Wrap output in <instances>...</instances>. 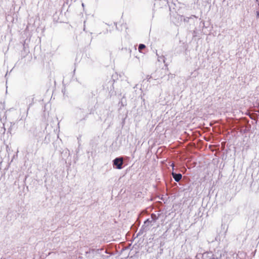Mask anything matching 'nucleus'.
Returning <instances> with one entry per match:
<instances>
[{
	"label": "nucleus",
	"mask_w": 259,
	"mask_h": 259,
	"mask_svg": "<svg viewBox=\"0 0 259 259\" xmlns=\"http://www.w3.org/2000/svg\"><path fill=\"white\" fill-rule=\"evenodd\" d=\"M167 4L169 6V15L172 21L178 16L186 13L187 9L185 5L179 2L178 0H172L171 2L167 0Z\"/></svg>",
	"instance_id": "f257e3e1"
},
{
	"label": "nucleus",
	"mask_w": 259,
	"mask_h": 259,
	"mask_svg": "<svg viewBox=\"0 0 259 259\" xmlns=\"http://www.w3.org/2000/svg\"><path fill=\"white\" fill-rule=\"evenodd\" d=\"M185 14L181 15L180 16L176 18L172 21L176 25H181L184 24L185 26H190V29L191 28L192 25H194L195 21L197 20V17L195 15H192L189 17L185 16Z\"/></svg>",
	"instance_id": "f03ea898"
},
{
	"label": "nucleus",
	"mask_w": 259,
	"mask_h": 259,
	"mask_svg": "<svg viewBox=\"0 0 259 259\" xmlns=\"http://www.w3.org/2000/svg\"><path fill=\"white\" fill-rule=\"evenodd\" d=\"M204 259H221L222 257V252L220 250L212 251H207L203 253Z\"/></svg>",
	"instance_id": "7ed1b4c3"
},
{
	"label": "nucleus",
	"mask_w": 259,
	"mask_h": 259,
	"mask_svg": "<svg viewBox=\"0 0 259 259\" xmlns=\"http://www.w3.org/2000/svg\"><path fill=\"white\" fill-rule=\"evenodd\" d=\"M112 164L114 168L121 169L123 167V158L121 156L116 157L112 160Z\"/></svg>",
	"instance_id": "20e7f679"
},
{
	"label": "nucleus",
	"mask_w": 259,
	"mask_h": 259,
	"mask_svg": "<svg viewBox=\"0 0 259 259\" xmlns=\"http://www.w3.org/2000/svg\"><path fill=\"white\" fill-rule=\"evenodd\" d=\"M114 81L115 80L114 79H111L104 85V88L106 87L109 93H111V94L113 93L114 91L113 84Z\"/></svg>",
	"instance_id": "39448f33"
},
{
	"label": "nucleus",
	"mask_w": 259,
	"mask_h": 259,
	"mask_svg": "<svg viewBox=\"0 0 259 259\" xmlns=\"http://www.w3.org/2000/svg\"><path fill=\"white\" fill-rule=\"evenodd\" d=\"M44 135V131L39 129L35 128L33 132V136L36 138L37 142H39V141L41 140L43 137Z\"/></svg>",
	"instance_id": "423d86ee"
},
{
	"label": "nucleus",
	"mask_w": 259,
	"mask_h": 259,
	"mask_svg": "<svg viewBox=\"0 0 259 259\" xmlns=\"http://www.w3.org/2000/svg\"><path fill=\"white\" fill-rule=\"evenodd\" d=\"M100 251H101V250H96L95 249H90L89 251H87L85 252L86 256L87 257L89 258H93L95 254L100 253Z\"/></svg>",
	"instance_id": "0eeeda50"
},
{
	"label": "nucleus",
	"mask_w": 259,
	"mask_h": 259,
	"mask_svg": "<svg viewBox=\"0 0 259 259\" xmlns=\"http://www.w3.org/2000/svg\"><path fill=\"white\" fill-rule=\"evenodd\" d=\"M77 116L78 115V114H82L83 117L82 118L79 119L80 121H82L83 120H85L86 118L88 117V114L85 113L83 109H81L80 108H79L76 112Z\"/></svg>",
	"instance_id": "6e6552de"
},
{
	"label": "nucleus",
	"mask_w": 259,
	"mask_h": 259,
	"mask_svg": "<svg viewBox=\"0 0 259 259\" xmlns=\"http://www.w3.org/2000/svg\"><path fill=\"white\" fill-rule=\"evenodd\" d=\"M172 176L174 179L175 181L177 182H179L182 178V175L180 173H176L175 172H172L171 173Z\"/></svg>",
	"instance_id": "1a4fd4ad"
},
{
	"label": "nucleus",
	"mask_w": 259,
	"mask_h": 259,
	"mask_svg": "<svg viewBox=\"0 0 259 259\" xmlns=\"http://www.w3.org/2000/svg\"><path fill=\"white\" fill-rule=\"evenodd\" d=\"M153 225V223H152L151 222H150V219H147L144 221V224L142 226H143L145 228L149 230L150 227Z\"/></svg>",
	"instance_id": "9d476101"
},
{
	"label": "nucleus",
	"mask_w": 259,
	"mask_h": 259,
	"mask_svg": "<svg viewBox=\"0 0 259 259\" xmlns=\"http://www.w3.org/2000/svg\"><path fill=\"white\" fill-rule=\"evenodd\" d=\"M147 231H148V230L145 228L143 226H142L137 235V237L143 234L144 233H146Z\"/></svg>",
	"instance_id": "9b49d317"
},
{
	"label": "nucleus",
	"mask_w": 259,
	"mask_h": 259,
	"mask_svg": "<svg viewBox=\"0 0 259 259\" xmlns=\"http://www.w3.org/2000/svg\"><path fill=\"white\" fill-rule=\"evenodd\" d=\"M150 219V222H151L152 223L154 224L158 220V217L155 213H152L151 214V218Z\"/></svg>",
	"instance_id": "f8f14e48"
},
{
	"label": "nucleus",
	"mask_w": 259,
	"mask_h": 259,
	"mask_svg": "<svg viewBox=\"0 0 259 259\" xmlns=\"http://www.w3.org/2000/svg\"><path fill=\"white\" fill-rule=\"evenodd\" d=\"M157 55L158 56V61L159 62L162 61L164 63H165V58L163 56H159L158 54H157ZM165 66H167L166 64H165Z\"/></svg>",
	"instance_id": "ddd939ff"
},
{
	"label": "nucleus",
	"mask_w": 259,
	"mask_h": 259,
	"mask_svg": "<svg viewBox=\"0 0 259 259\" xmlns=\"http://www.w3.org/2000/svg\"><path fill=\"white\" fill-rule=\"evenodd\" d=\"M146 48V46L144 44H140L139 45L138 49L140 52H141L142 50Z\"/></svg>",
	"instance_id": "4468645a"
},
{
	"label": "nucleus",
	"mask_w": 259,
	"mask_h": 259,
	"mask_svg": "<svg viewBox=\"0 0 259 259\" xmlns=\"http://www.w3.org/2000/svg\"><path fill=\"white\" fill-rule=\"evenodd\" d=\"M167 230H168V229H167V230L162 235V238H163L164 239L166 238Z\"/></svg>",
	"instance_id": "2eb2a0df"
},
{
	"label": "nucleus",
	"mask_w": 259,
	"mask_h": 259,
	"mask_svg": "<svg viewBox=\"0 0 259 259\" xmlns=\"http://www.w3.org/2000/svg\"><path fill=\"white\" fill-rule=\"evenodd\" d=\"M14 125V123H13L12 122H11V126L10 128L8 129V132L11 133V131L12 128V126Z\"/></svg>",
	"instance_id": "dca6fc26"
},
{
	"label": "nucleus",
	"mask_w": 259,
	"mask_h": 259,
	"mask_svg": "<svg viewBox=\"0 0 259 259\" xmlns=\"http://www.w3.org/2000/svg\"><path fill=\"white\" fill-rule=\"evenodd\" d=\"M48 136H49V135H47V136L45 137V139H44V142H45V143H48L49 142V141H48L47 140V137H48Z\"/></svg>",
	"instance_id": "f3484780"
},
{
	"label": "nucleus",
	"mask_w": 259,
	"mask_h": 259,
	"mask_svg": "<svg viewBox=\"0 0 259 259\" xmlns=\"http://www.w3.org/2000/svg\"><path fill=\"white\" fill-rule=\"evenodd\" d=\"M256 16L257 18H259V11H257L256 12Z\"/></svg>",
	"instance_id": "a211bd4d"
},
{
	"label": "nucleus",
	"mask_w": 259,
	"mask_h": 259,
	"mask_svg": "<svg viewBox=\"0 0 259 259\" xmlns=\"http://www.w3.org/2000/svg\"><path fill=\"white\" fill-rule=\"evenodd\" d=\"M215 239H216L217 240H218V239L220 240V237H219V236H217V237H216Z\"/></svg>",
	"instance_id": "6ab92c4d"
},
{
	"label": "nucleus",
	"mask_w": 259,
	"mask_h": 259,
	"mask_svg": "<svg viewBox=\"0 0 259 259\" xmlns=\"http://www.w3.org/2000/svg\"><path fill=\"white\" fill-rule=\"evenodd\" d=\"M151 77L149 76V75L147 76V78L148 80H149Z\"/></svg>",
	"instance_id": "aec40b11"
},
{
	"label": "nucleus",
	"mask_w": 259,
	"mask_h": 259,
	"mask_svg": "<svg viewBox=\"0 0 259 259\" xmlns=\"http://www.w3.org/2000/svg\"><path fill=\"white\" fill-rule=\"evenodd\" d=\"M2 130H3V133H5V132L6 131V129L5 128H4V129H2Z\"/></svg>",
	"instance_id": "412c9836"
},
{
	"label": "nucleus",
	"mask_w": 259,
	"mask_h": 259,
	"mask_svg": "<svg viewBox=\"0 0 259 259\" xmlns=\"http://www.w3.org/2000/svg\"><path fill=\"white\" fill-rule=\"evenodd\" d=\"M171 166H172V169H174V164H173V163L171 164Z\"/></svg>",
	"instance_id": "4be33fe9"
},
{
	"label": "nucleus",
	"mask_w": 259,
	"mask_h": 259,
	"mask_svg": "<svg viewBox=\"0 0 259 259\" xmlns=\"http://www.w3.org/2000/svg\"><path fill=\"white\" fill-rule=\"evenodd\" d=\"M256 2L259 3V0H256Z\"/></svg>",
	"instance_id": "5701e85b"
},
{
	"label": "nucleus",
	"mask_w": 259,
	"mask_h": 259,
	"mask_svg": "<svg viewBox=\"0 0 259 259\" xmlns=\"http://www.w3.org/2000/svg\"><path fill=\"white\" fill-rule=\"evenodd\" d=\"M258 6H259V3H258Z\"/></svg>",
	"instance_id": "b1692460"
}]
</instances>
